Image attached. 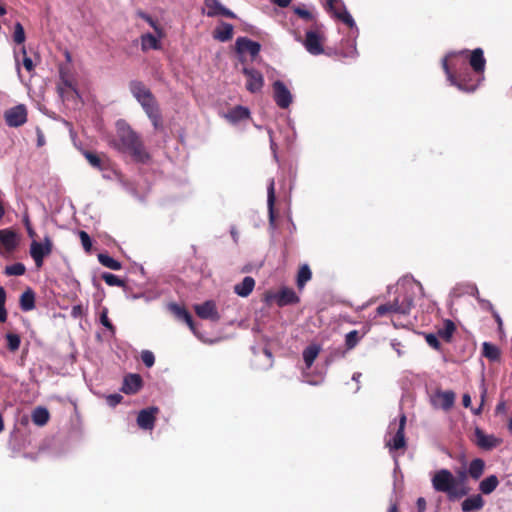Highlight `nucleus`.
Segmentation results:
<instances>
[{"label": "nucleus", "instance_id": "nucleus-1", "mask_svg": "<svg viewBox=\"0 0 512 512\" xmlns=\"http://www.w3.org/2000/svg\"><path fill=\"white\" fill-rule=\"evenodd\" d=\"M467 59H469V65L475 73L484 72L486 59L481 48H476L471 52L467 49L449 52L442 59V68L452 86L457 87L460 91L471 93L480 85V79L474 81L471 78V72L466 63Z\"/></svg>", "mask_w": 512, "mask_h": 512}, {"label": "nucleus", "instance_id": "nucleus-2", "mask_svg": "<svg viewBox=\"0 0 512 512\" xmlns=\"http://www.w3.org/2000/svg\"><path fill=\"white\" fill-rule=\"evenodd\" d=\"M119 152L130 154L137 162H146L149 159L139 135L125 120L116 122V138L111 142Z\"/></svg>", "mask_w": 512, "mask_h": 512}, {"label": "nucleus", "instance_id": "nucleus-3", "mask_svg": "<svg viewBox=\"0 0 512 512\" xmlns=\"http://www.w3.org/2000/svg\"><path fill=\"white\" fill-rule=\"evenodd\" d=\"M431 483L436 492L447 494L450 501L461 499L470 490L467 485H458L456 477L446 468L436 471L431 478Z\"/></svg>", "mask_w": 512, "mask_h": 512}, {"label": "nucleus", "instance_id": "nucleus-4", "mask_svg": "<svg viewBox=\"0 0 512 512\" xmlns=\"http://www.w3.org/2000/svg\"><path fill=\"white\" fill-rule=\"evenodd\" d=\"M398 295L395 302L398 304V314L407 315L414 306L417 292L423 294L422 285L408 276L401 278L397 283Z\"/></svg>", "mask_w": 512, "mask_h": 512}, {"label": "nucleus", "instance_id": "nucleus-5", "mask_svg": "<svg viewBox=\"0 0 512 512\" xmlns=\"http://www.w3.org/2000/svg\"><path fill=\"white\" fill-rule=\"evenodd\" d=\"M406 420L405 414L402 413L398 421L395 419L389 423L385 436V444L390 451L406 447L404 432Z\"/></svg>", "mask_w": 512, "mask_h": 512}, {"label": "nucleus", "instance_id": "nucleus-6", "mask_svg": "<svg viewBox=\"0 0 512 512\" xmlns=\"http://www.w3.org/2000/svg\"><path fill=\"white\" fill-rule=\"evenodd\" d=\"M338 2H341V0H328V5L330 7L331 10H333L334 12V15L336 16V18H338L339 20H341L344 24H346L347 26H349L352 30H354V39H353V42H352V45H351V48L345 52L342 53L343 57H356L358 55V51H357V48H356V37L359 33V30L356 26V23L352 17V15L347 11V9L343 6V10L342 11H337L335 8H334V4L335 3H338Z\"/></svg>", "mask_w": 512, "mask_h": 512}, {"label": "nucleus", "instance_id": "nucleus-7", "mask_svg": "<svg viewBox=\"0 0 512 512\" xmlns=\"http://www.w3.org/2000/svg\"><path fill=\"white\" fill-rule=\"evenodd\" d=\"M53 243L49 236L44 237V241H32L30 245V255L35 262L37 268H41L44 263V258L52 252Z\"/></svg>", "mask_w": 512, "mask_h": 512}, {"label": "nucleus", "instance_id": "nucleus-8", "mask_svg": "<svg viewBox=\"0 0 512 512\" xmlns=\"http://www.w3.org/2000/svg\"><path fill=\"white\" fill-rule=\"evenodd\" d=\"M272 87L273 99L276 105L281 109H287L293 101L292 93L288 87L281 80L274 81Z\"/></svg>", "mask_w": 512, "mask_h": 512}, {"label": "nucleus", "instance_id": "nucleus-9", "mask_svg": "<svg viewBox=\"0 0 512 512\" xmlns=\"http://www.w3.org/2000/svg\"><path fill=\"white\" fill-rule=\"evenodd\" d=\"M323 41L324 38L319 32L308 30L302 44L309 54L318 56L324 53Z\"/></svg>", "mask_w": 512, "mask_h": 512}, {"label": "nucleus", "instance_id": "nucleus-10", "mask_svg": "<svg viewBox=\"0 0 512 512\" xmlns=\"http://www.w3.org/2000/svg\"><path fill=\"white\" fill-rule=\"evenodd\" d=\"M242 73L247 77L246 89L250 93H257L262 90L264 77L260 71L251 67H243Z\"/></svg>", "mask_w": 512, "mask_h": 512}, {"label": "nucleus", "instance_id": "nucleus-11", "mask_svg": "<svg viewBox=\"0 0 512 512\" xmlns=\"http://www.w3.org/2000/svg\"><path fill=\"white\" fill-rule=\"evenodd\" d=\"M476 445L485 451H491L502 443V439L493 434H486L482 429L476 427L474 430Z\"/></svg>", "mask_w": 512, "mask_h": 512}, {"label": "nucleus", "instance_id": "nucleus-12", "mask_svg": "<svg viewBox=\"0 0 512 512\" xmlns=\"http://www.w3.org/2000/svg\"><path fill=\"white\" fill-rule=\"evenodd\" d=\"M5 121L9 127H19L27 121L25 105L19 104L5 112Z\"/></svg>", "mask_w": 512, "mask_h": 512}, {"label": "nucleus", "instance_id": "nucleus-13", "mask_svg": "<svg viewBox=\"0 0 512 512\" xmlns=\"http://www.w3.org/2000/svg\"><path fill=\"white\" fill-rule=\"evenodd\" d=\"M235 49L240 56L248 53L254 59L261 51V44L248 37H238L235 42Z\"/></svg>", "mask_w": 512, "mask_h": 512}, {"label": "nucleus", "instance_id": "nucleus-14", "mask_svg": "<svg viewBox=\"0 0 512 512\" xmlns=\"http://www.w3.org/2000/svg\"><path fill=\"white\" fill-rule=\"evenodd\" d=\"M129 90L140 105L155 99L150 89L142 81H130Z\"/></svg>", "mask_w": 512, "mask_h": 512}, {"label": "nucleus", "instance_id": "nucleus-15", "mask_svg": "<svg viewBox=\"0 0 512 512\" xmlns=\"http://www.w3.org/2000/svg\"><path fill=\"white\" fill-rule=\"evenodd\" d=\"M455 403V393L452 390H437L431 397V404L444 411L450 410Z\"/></svg>", "mask_w": 512, "mask_h": 512}, {"label": "nucleus", "instance_id": "nucleus-16", "mask_svg": "<svg viewBox=\"0 0 512 512\" xmlns=\"http://www.w3.org/2000/svg\"><path fill=\"white\" fill-rule=\"evenodd\" d=\"M194 309L197 316L201 319H208L214 322L220 319L216 304L213 300H207L201 304H197L194 306Z\"/></svg>", "mask_w": 512, "mask_h": 512}, {"label": "nucleus", "instance_id": "nucleus-17", "mask_svg": "<svg viewBox=\"0 0 512 512\" xmlns=\"http://www.w3.org/2000/svg\"><path fill=\"white\" fill-rule=\"evenodd\" d=\"M158 412L157 407L142 409L137 416V424L141 429L152 430L155 425V415Z\"/></svg>", "mask_w": 512, "mask_h": 512}, {"label": "nucleus", "instance_id": "nucleus-18", "mask_svg": "<svg viewBox=\"0 0 512 512\" xmlns=\"http://www.w3.org/2000/svg\"><path fill=\"white\" fill-rule=\"evenodd\" d=\"M141 107L145 111L147 117L151 121L153 127L155 129H159L162 127V117L160 113L159 106L156 102V99H153L147 103H142Z\"/></svg>", "mask_w": 512, "mask_h": 512}, {"label": "nucleus", "instance_id": "nucleus-19", "mask_svg": "<svg viewBox=\"0 0 512 512\" xmlns=\"http://www.w3.org/2000/svg\"><path fill=\"white\" fill-rule=\"evenodd\" d=\"M143 381L139 374L130 373L123 378L121 391L127 395L137 393L142 387Z\"/></svg>", "mask_w": 512, "mask_h": 512}, {"label": "nucleus", "instance_id": "nucleus-20", "mask_svg": "<svg viewBox=\"0 0 512 512\" xmlns=\"http://www.w3.org/2000/svg\"><path fill=\"white\" fill-rule=\"evenodd\" d=\"M273 297L279 307L297 304L300 301V298L296 292L293 289L287 287L282 288Z\"/></svg>", "mask_w": 512, "mask_h": 512}, {"label": "nucleus", "instance_id": "nucleus-21", "mask_svg": "<svg viewBox=\"0 0 512 512\" xmlns=\"http://www.w3.org/2000/svg\"><path fill=\"white\" fill-rule=\"evenodd\" d=\"M168 308L179 320L185 322L195 335H197L193 318L186 308L178 305L177 303H170Z\"/></svg>", "mask_w": 512, "mask_h": 512}, {"label": "nucleus", "instance_id": "nucleus-22", "mask_svg": "<svg viewBox=\"0 0 512 512\" xmlns=\"http://www.w3.org/2000/svg\"><path fill=\"white\" fill-rule=\"evenodd\" d=\"M485 501L481 494H473L467 497L461 503V510L463 512L479 511L484 507Z\"/></svg>", "mask_w": 512, "mask_h": 512}, {"label": "nucleus", "instance_id": "nucleus-23", "mask_svg": "<svg viewBox=\"0 0 512 512\" xmlns=\"http://www.w3.org/2000/svg\"><path fill=\"white\" fill-rule=\"evenodd\" d=\"M274 204H275V181L273 178L269 179V183L267 186V206L269 212V224L271 228H274L275 225V214H274Z\"/></svg>", "mask_w": 512, "mask_h": 512}, {"label": "nucleus", "instance_id": "nucleus-24", "mask_svg": "<svg viewBox=\"0 0 512 512\" xmlns=\"http://www.w3.org/2000/svg\"><path fill=\"white\" fill-rule=\"evenodd\" d=\"M249 117V109L242 105L235 106L225 114V118L233 124H236L244 119H248Z\"/></svg>", "mask_w": 512, "mask_h": 512}, {"label": "nucleus", "instance_id": "nucleus-25", "mask_svg": "<svg viewBox=\"0 0 512 512\" xmlns=\"http://www.w3.org/2000/svg\"><path fill=\"white\" fill-rule=\"evenodd\" d=\"M234 27L230 23L222 22L213 32V37L220 42H227L233 37Z\"/></svg>", "mask_w": 512, "mask_h": 512}, {"label": "nucleus", "instance_id": "nucleus-26", "mask_svg": "<svg viewBox=\"0 0 512 512\" xmlns=\"http://www.w3.org/2000/svg\"><path fill=\"white\" fill-rule=\"evenodd\" d=\"M255 287V280L251 276H246L244 279L234 286V292L240 297L249 296Z\"/></svg>", "mask_w": 512, "mask_h": 512}, {"label": "nucleus", "instance_id": "nucleus-27", "mask_svg": "<svg viewBox=\"0 0 512 512\" xmlns=\"http://www.w3.org/2000/svg\"><path fill=\"white\" fill-rule=\"evenodd\" d=\"M0 242L7 251H13L17 245V235L11 230H0Z\"/></svg>", "mask_w": 512, "mask_h": 512}, {"label": "nucleus", "instance_id": "nucleus-28", "mask_svg": "<svg viewBox=\"0 0 512 512\" xmlns=\"http://www.w3.org/2000/svg\"><path fill=\"white\" fill-rule=\"evenodd\" d=\"M320 351L321 347L318 344H311L303 350L302 356L307 369L311 368Z\"/></svg>", "mask_w": 512, "mask_h": 512}, {"label": "nucleus", "instance_id": "nucleus-29", "mask_svg": "<svg viewBox=\"0 0 512 512\" xmlns=\"http://www.w3.org/2000/svg\"><path fill=\"white\" fill-rule=\"evenodd\" d=\"M467 470L473 480H479L485 470V461L481 458H475L469 463Z\"/></svg>", "mask_w": 512, "mask_h": 512}, {"label": "nucleus", "instance_id": "nucleus-30", "mask_svg": "<svg viewBox=\"0 0 512 512\" xmlns=\"http://www.w3.org/2000/svg\"><path fill=\"white\" fill-rule=\"evenodd\" d=\"M498 485H499L498 477L493 474V475H489L486 478H484L479 483L478 489L482 494L489 495L493 491H495V489L497 488Z\"/></svg>", "mask_w": 512, "mask_h": 512}, {"label": "nucleus", "instance_id": "nucleus-31", "mask_svg": "<svg viewBox=\"0 0 512 512\" xmlns=\"http://www.w3.org/2000/svg\"><path fill=\"white\" fill-rule=\"evenodd\" d=\"M20 308L24 312L35 308V293L31 288H27L20 296Z\"/></svg>", "mask_w": 512, "mask_h": 512}, {"label": "nucleus", "instance_id": "nucleus-32", "mask_svg": "<svg viewBox=\"0 0 512 512\" xmlns=\"http://www.w3.org/2000/svg\"><path fill=\"white\" fill-rule=\"evenodd\" d=\"M31 417L35 425L44 426L49 421L50 414L47 408L38 406L33 410Z\"/></svg>", "mask_w": 512, "mask_h": 512}, {"label": "nucleus", "instance_id": "nucleus-33", "mask_svg": "<svg viewBox=\"0 0 512 512\" xmlns=\"http://www.w3.org/2000/svg\"><path fill=\"white\" fill-rule=\"evenodd\" d=\"M141 48L143 51L153 49L157 50L160 48V42L158 37L151 33H146L141 37Z\"/></svg>", "mask_w": 512, "mask_h": 512}, {"label": "nucleus", "instance_id": "nucleus-34", "mask_svg": "<svg viewBox=\"0 0 512 512\" xmlns=\"http://www.w3.org/2000/svg\"><path fill=\"white\" fill-rule=\"evenodd\" d=\"M98 261L105 267L111 269V270H120L122 268V264L121 262H119L118 260L114 259L113 257H111L109 254L107 253H99L98 256Z\"/></svg>", "mask_w": 512, "mask_h": 512}, {"label": "nucleus", "instance_id": "nucleus-35", "mask_svg": "<svg viewBox=\"0 0 512 512\" xmlns=\"http://www.w3.org/2000/svg\"><path fill=\"white\" fill-rule=\"evenodd\" d=\"M455 329L456 327L454 322L452 320L447 319L444 321L443 327L437 331V335L446 342H450L453 333L455 332Z\"/></svg>", "mask_w": 512, "mask_h": 512}, {"label": "nucleus", "instance_id": "nucleus-36", "mask_svg": "<svg viewBox=\"0 0 512 512\" xmlns=\"http://www.w3.org/2000/svg\"><path fill=\"white\" fill-rule=\"evenodd\" d=\"M312 272L308 264H303L297 274V286L303 289L306 283L311 279Z\"/></svg>", "mask_w": 512, "mask_h": 512}, {"label": "nucleus", "instance_id": "nucleus-37", "mask_svg": "<svg viewBox=\"0 0 512 512\" xmlns=\"http://www.w3.org/2000/svg\"><path fill=\"white\" fill-rule=\"evenodd\" d=\"M483 355L490 361H498L500 359V350L496 345L484 342Z\"/></svg>", "mask_w": 512, "mask_h": 512}, {"label": "nucleus", "instance_id": "nucleus-38", "mask_svg": "<svg viewBox=\"0 0 512 512\" xmlns=\"http://www.w3.org/2000/svg\"><path fill=\"white\" fill-rule=\"evenodd\" d=\"M205 6L207 7V16L216 17L220 15L223 8V4L219 0H205Z\"/></svg>", "mask_w": 512, "mask_h": 512}, {"label": "nucleus", "instance_id": "nucleus-39", "mask_svg": "<svg viewBox=\"0 0 512 512\" xmlns=\"http://www.w3.org/2000/svg\"><path fill=\"white\" fill-rule=\"evenodd\" d=\"M26 267L23 263L17 262L5 267L4 273L8 276H21L25 273Z\"/></svg>", "mask_w": 512, "mask_h": 512}, {"label": "nucleus", "instance_id": "nucleus-40", "mask_svg": "<svg viewBox=\"0 0 512 512\" xmlns=\"http://www.w3.org/2000/svg\"><path fill=\"white\" fill-rule=\"evenodd\" d=\"M99 321L100 323L111 333V335H115L116 329L115 326L112 324V322L108 318V308L103 307L101 309L100 315H99Z\"/></svg>", "mask_w": 512, "mask_h": 512}, {"label": "nucleus", "instance_id": "nucleus-41", "mask_svg": "<svg viewBox=\"0 0 512 512\" xmlns=\"http://www.w3.org/2000/svg\"><path fill=\"white\" fill-rule=\"evenodd\" d=\"M376 313L378 316H384L387 313L398 314V304L395 302V300H393V302L379 305L376 309Z\"/></svg>", "mask_w": 512, "mask_h": 512}, {"label": "nucleus", "instance_id": "nucleus-42", "mask_svg": "<svg viewBox=\"0 0 512 512\" xmlns=\"http://www.w3.org/2000/svg\"><path fill=\"white\" fill-rule=\"evenodd\" d=\"M101 278L109 286L123 287L125 285L124 281L121 280L117 275H114L109 272H103L101 274Z\"/></svg>", "mask_w": 512, "mask_h": 512}, {"label": "nucleus", "instance_id": "nucleus-43", "mask_svg": "<svg viewBox=\"0 0 512 512\" xmlns=\"http://www.w3.org/2000/svg\"><path fill=\"white\" fill-rule=\"evenodd\" d=\"M360 336L357 330L348 332L345 336V345L348 350L353 349L360 341Z\"/></svg>", "mask_w": 512, "mask_h": 512}, {"label": "nucleus", "instance_id": "nucleus-44", "mask_svg": "<svg viewBox=\"0 0 512 512\" xmlns=\"http://www.w3.org/2000/svg\"><path fill=\"white\" fill-rule=\"evenodd\" d=\"M26 36L25 31L20 22H16L14 25V33L13 40L16 44H23L25 42Z\"/></svg>", "mask_w": 512, "mask_h": 512}, {"label": "nucleus", "instance_id": "nucleus-45", "mask_svg": "<svg viewBox=\"0 0 512 512\" xmlns=\"http://www.w3.org/2000/svg\"><path fill=\"white\" fill-rule=\"evenodd\" d=\"M6 303V291L4 287L0 286V323H4L7 320V309Z\"/></svg>", "mask_w": 512, "mask_h": 512}, {"label": "nucleus", "instance_id": "nucleus-46", "mask_svg": "<svg viewBox=\"0 0 512 512\" xmlns=\"http://www.w3.org/2000/svg\"><path fill=\"white\" fill-rule=\"evenodd\" d=\"M7 346L10 351H16L21 343L20 336L14 333L6 334Z\"/></svg>", "mask_w": 512, "mask_h": 512}, {"label": "nucleus", "instance_id": "nucleus-47", "mask_svg": "<svg viewBox=\"0 0 512 512\" xmlns=\"http://www.w3.org/2000/svg\"><path fill=\"white\" fill-rule=\"evenodd\" d=\"M84 156L91 166L99 170H102V161L96 154L89 151H84Z\"/></svg>", "mask_w": 512, "mask_h": 512}, {"label": "nucleus", "instance_id": "nucleus-48", "mask_svg": "<svg viewBox=\"0 0 512 512\" xmlns=\"http://www.w3.org/2000/svg\"><path fill=\"white\" fill-rule=\"evenodd\" d=\"M79 238L82 244L83 249L86 252H90L92 248V240L89 234L85 231H79Z\"/></svg>", "mask_w": 512, "mask_h": 512}, {"label": "nucleus", "instance_id": "nucleus-49", "mask_svg": "<svg viewBox=\"0 0 512 512\" xmlns=\"http://www.w3.org/2000/svg\"><path fill=\"white\" fill-rule=\"evenodd\" d=\"M141 360L146 367H152L155 363V356L153 352L149 350H143L141 352Z\"/></svg>", "mask_w": 512, "mask_h": 512}, {"label": "nucleus", "instance_id": "nucleus-50", "mask_svg": "<svg viewBox=\"0 0 512 512\" xmlns=\"http://www.w3.org/2000/svg\"><path fill=\"white\" fill-rule=\"evenodd\" d=\"M138 16L145 20L156 32H158L159 36H161L160 29L156 23V21L147 13L139 11Z\"/></svg>", "mask_w": 512, "mask_h": 512}, {"label": "nucleus", "instance_id": "nucleus-51", "mask_svg": "<svg viewBox=\"0 0 512 512\" xmlns=\"http://www.w3.org/2000/svg\"><path fill=\"white\" fill-rule=\"evenodd\" d=\"M123 396L119 393L109 394L106 396V402L110 407H115L121 403Z\"/></svg>", "mask_w": 512, "mask_h": 512}, {"label": "nucleus", "instance_id": "nucleus-52", "mask_svg": "<svg viewBox=\"0 0 512 512\" xmlns=\"http://www.w3.org/2000/svg\"><path fill=\"white\" fill-rule=\"evenodd\" d=\"M438 337H439L438 335H435L433 333H429V334H427L425 336V339H426L427 344L430 347L438 350L440 348V342L438 340Z\"/></svg>", "mask_w": 512, "mask_h": 512}, {"label": "nucleus", "instance_id": "nucleus-53", "mask_svg": "<svg viewBox=\"0 0 512 512\" xmlns=\"http://www.w3.org/2000/svg\"><path fill=\"white\" fill-rule=\"evenodd\" d=\"M21 53L24 55V58H23V66L25 67V69L27 71H32L33 68H34V64H33V61L30 57L27 56V51H26V48L25 46H22L21 48Z\"/></svg>", "mask_w": 512, "mask_h": 512}, {"label": "nucleus", "instance_id": "nucleus-54", "mask_svg": "<svg viewBox=\"0 0 512 512\" xmlns=\"http://www.w3.org/2000/svg\"><path fill=\"white\" fill-rule=\"evenodd\" d=\"M457 482H458V485H466V480H467V477L469 476L468 474V470H465V469H459L457 472Z\"/></svg>", "mask_w": 512, "mask_h": 512}, {"label": "nucleus", "instance_id": "nucleus-55", "mask_svg": "<svg viewBox=\"0 0 512 512\" xmlns=\"http://www.w3.org/2000/svg\"><path fill=\"white\" fill-rule=\"evenodd\" d=\"M294 12L305 20H312V18H313V15L310 11H308L304 8H301V7H296L294 9Z\"/></svg>", "mask_w": 512, "mask_h": 512}, {"label": "nucleus", "instance_id": "nucleus-56", "mask_svg": "<svg viewBox=\"0 0 512 512\" xmlns=\"http://www.w3.org/2000/svg\"><path fill=\"white\" fill-rule=\"evenodd\" d=\"M61 83L63 84V86L65 88L72 90L76 94V96L79 97V92H78L77 88L72 84V82L69 79L61 76Z\"/></svg>", "mask_w": 512, "mask_h": 512}, {"label": "nucleus", "instance_id": "nucleus-57", "mask_svg": "<svg viewBox=\"0 0 512 512\" xmlns=\"http://www.w3.org/2000/svg\"><path fill=\"white\" fill-rule=\"evenodd\" d=\"M390 345L399 357L403 355V351L401 350L402 345L398 339H392Z\"/></svg>", "mask_w": 512, "mask_h": 512}, {"label": "nucleus", "instance_id": "nucleus-58", "mask_svg": "<svg viewBox=\"0 0 512 512\" xmlns=\"http://www.w3.org/2000/svg\"><path fill=\"white\" fill-rule=\"evenodd\" d=\"M83 314V307L82 305H74L71 308V316L73 318H78Z\"/></svg>", "mask_w": 512, "mask_h": 512}, {"label": "nucleus", "instance_id": "nucleus-59", "mask_svg": "<svg viewBox=\"0 0 512 512\" xmlns=\"http://www.w3.org/2000/svg\"><path fill=\"white\" fill-rule=\"evenodd\" d=\"M219 16H224L231 19L236 18V14L225 6H223Z\"/></svg>", "mask_w": 512, "mask_h": 512}, {"label": "nucleus", "instance_id": "nucleus-60", "mask_svg": "<svg viewBox=\"0 0 512 512\" xmlns=\"http://www.w3.org/2000/svg\"><path fill=\"white\" fill-rule=\"evenodd\" d=\"M497 414H505L507 411V406L505 401H500L495 409Z\"/></svg>", "mask_w": 512, "mask_h": 512}, {"label": "nucleus", "instance_id": "nucleus-61", "mask_svg": "<svg viewBox=\"0 0 512 512\" xmlns=\"http://www.w3.org/2000/svg\"><path fill=\"white\" fill-rule=\"evenodd\" d=\"M417 509L419 512H425L426 510V501L423 497H419L416 502Z\"/></svg>", "mask_w": 512, "mask_h": 512}, {"label": "nucleus", "instance_id": "nucleus-62", "mask_svg": "<svg viewBox=\"0 0 512 512\" xmlns=\"http://www.w3.org/2000/svg\"><path fill=\"white\" fill-rule=\"evenodd\" d=\"M273 4L281 7V8H286L290 5V3L292 2V0H270Z\"/></svg>", "mask_w": 512, "mask_h": 512}, {"label": "nucleus", "instance_id": "nucleus-63", "mask_svg": "<svg viewBox=\"0 0 512 512\" xmlns=\"http://www.w3.org/2000/svg\"><path fill=\"white\" fill-rule=\"evenodd\" d=\"M493 316L495 318V321L497 322V325H498V330L499 332L502 331V328H503V321H502V318L500 317V315L497 313V312H493Z\"/></svg>", "mask_w": 512, "mask_h": 512}, {"label": "nucleus", "instance_id": "nucleus-64", "mask_svg": "<svg viewBox=\"0 0 512 512\" xmlns=\"http://www.w3.org/2000/svg\"><path fill=\"white\" fill-rule=\"evenodd\" d=\"M462 403L465 408H468L471 406V397L469 394L465 393L462 398Z\"/></svg>", "mask_w": 512, "mask_h": 512}]
</instances>
